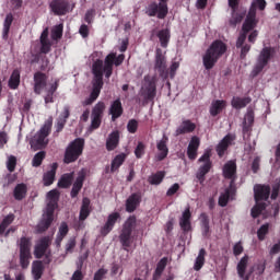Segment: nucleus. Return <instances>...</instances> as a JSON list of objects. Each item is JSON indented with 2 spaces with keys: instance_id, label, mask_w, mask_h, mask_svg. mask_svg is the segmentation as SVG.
Segmentation results:
<instances>
[{
  "instance_id": "obj_1",
  "label": "nucleus",
  "mask_w": 280,
  "mask_h": 280,
  "mask_svg": "<svg viewBox=\"0 0 280 280\" xmlns=\"http://www.w3.org/2000/svg\"><path fill=\"white\" fill-rule=\"evenodd\" d=\"M126 56L120 54L117 56L115 52H110L105 57V60L96 59L92 65V91L90 96L86 97L83 102V106L93 105L100 97L102 89L104 88V73L106 79H110L113 75V66L119 67L124 63Z\"/></svg>"
},
{
  "instance_id": "obj_2",
  "label": "nucleus",
  "mask_w": 280,
  "mask_h": 280,
  "mask_svg": "<svg viewBox=\"0 0 280 280\" xmlns=\"http://www.w3.org/2000/svg\"><path fill=\"white\" fill-rule=\"evenodd\" d=\"M47 199L48 202L46 206V212L43 215L42 221L37 225L38 233H45L46 231H48L55 220V211L58 208V203L60 200L59 190H49V192H47Z\"/></svg>"
},
{
  "instance_id": "obj_3",
  "label": "nucleus",
  "mask_w": 280,
  "mask_h": 280,
  "mask_svg": "<svg viewBox=\"0 0 280 280\" xmlns=\"http://www.w3.org/2000/svg\"><path fill=\"white\" fill-rule=\"evenodd\" d=\"M228 46L221 39H215L206 50L202 57L203 67L206 70H211L218 60L225 54Z\"/></svg>"
},
{
  "instance_id": "obj_4",
  "label": "nucleus",
  "mask_w": 280,
  "mask_h": 280,
  "mask_svg": "<svg viewBox=\"0 0 280 280\" xmlns=\"http://www.w3.org/2000/svg\"><path fill=\"white\" fill-rule=\"evenodd\" d=\"M85 149V139L84 138H75L72 140L68 147L66 148L63 155L65 164L75 163L82 155Z\"/></svg>"
},
{
  "instance_id": "obj_5",
  "label": "nucleus",
  "mask_w": 280,
  "mask_h": 280,
  "mask_svg": "<svg viewBox=\"0 0 280 280\" xmlns=\"http://www.w3.org/2000/svg\"><path fill=\"white\" fill-rule=\"evenodd\" d=\"M168 0L152 1L145 7L144 14L149 18H158L159 20H165L170 14V8L167 7Z\"/></svg>"
},
{
  "instance_id": "obj_6",
  "label": "nucleus",
  "mask_w": 280,
  "mask_h": 280,
  "mask_svg": "<svg viewBox=\"0 0 280 280\" xmlns=\"http://www.w3.org/2000/svg\"><path fill=\"white\" fill-rule=\"evenodd\" d=\"M137 225V217H130L122 225V230L119 236L120 244L122 245V249L129 252L128 248L132 246V231Z\"/></svg>"
},
{
  "instance_id": "obj_7",
  "label": "nucleus",
  "mask_w": 280,
  "mask_h": 280,
  "mask_svg": "<svg viewBox=\"0 0 280 280\" xmlns=\"http://www.w3.org/2000/svg\"><path fill=\"white\" fill-rule=\"evenodd\" d=\"M54 126V118L49 117L47 120H45L42 128L38 130L36 138L33 140V145H35L37 149H44L48 145L49 140L47 139L52 130Z\"/></svg>"
},
{
  "instance_id": "obj_8",
  "label": "nucleus",
  "mask_w": 280,
  "mask_h": 280,
  "mask_svg": "<svg viewBox=\"0 0 280 280\" xmlns=\"http://www.w3.org/2000/svg\"><path fill=\"white\" fill-rule=\"evenodd\" d=\"M275 49L272 47H264L260 50L259 56L257 57L256 65L254 66V69L252 71L253 77H257L262 72V70L268 66L269 61L273 57Z\"/></svg>"
},
{
  "instance_id": "obj_9",
  "label": "nucleus",
  "mask_w": 280,
  "mask_h": 280,
  "mask_svg": "<svg viewBox=\"0 0 280 280\" xmlns=\"http://www.w3.org/2000/svg\"><path fill=\"white\" fill-rule=\"evenodd\" d=\"M141 95L145 102H154V98H156V77L144 75Z\"/></svg>"
},
{
  "instance_id": "obj_10",
  "label": "nucleus",
  "mask_w": 280,
  "mask_h": 280,
  "mask_svg": "<svg viewBox=\"0 0 280 280\" xmlns=\"http://www.w3.org/2000/svg\"><path fill=\"white\" fill-rule=\"evenodd\" d=\"M211 159V149H206L205 153L199 158L198 162L203 163L200 165L196 177L200 183L205 182V176L210 172L212 167V161Z\"/></svg>"
},
{
  "instance_id": "obj_11",
  "label": "nucleus",
  "mask_w": 280,
  "mask_h": 280,
  "mask_svg": "<svg viewBox=\"0 0 280 280\" xmlns=\"http://www.w3.org/2000/svg\"><path fill=\"white\" fill-rule=\"evenodd\" d=\"M106 110V104L102 101L97 102L92 108L91 113V130H97L102 126V119L104 118V112Z\"/></svg>"
},
{
  "instance_id": "obj_12",
  "label": "nucleus",
  "mask_w": 280,
  "mask_h": 280,
  "mask_svg": "<svg viewBox=\"0 0 280 280\" xmlns=\"http://www.w3.org/2000/svg\"><path fill=\"white\" fill-rule=\"evenodd\" d=\"M50 240L49 236H44L38 245L34 248V256L36 259H42L45 256L44 264L49 265L51 262V255L46 254L49 248Z\"/></svg>"
},
{
  "instance_id": "obj_13",
  "label": "nucleus",
  "mask_w": 280,
  "mask_h": 280,
  "mask_svg": "<svg viewBox=\"0 0 280 280\" xmlns=\"http://www.w3.org/2000/svg\"><path fill=\"white\" fill-rule=\"evenodd\" d=\"M33 91L36 95H42L48 86V74L43 71H36L33 75Z\"/></svg>"
},
{
  "instance_id": "obj_14",
  "label": "nucleus",
  "mask_w": 280,
  "mask_h": 280,
  "mask_svg": "<svg viewBox=\"0 0 280 280\" xmlns=\"http://www.w3.org/2000/svg\"><path fill=\"white\" fill-rule=\"evenodd\" d=\"M49 9L56 16H65L70 11V2L68 0H52Z\"/></svg>"
},
{
  "instance_id": "obj_15",
  "label": "nucleus",
  "mask_w": 280,
  "mask_h": 280,
  "mask_svg": "<svg viewBox=\"0 0 280 280\" xmlns=\"http://www.w3.org/2000/svg\"><path fill=\"white\" fill-rule=\"evenodd\" d=\"M154 68L160 73V77L167 79V59L163 55V50L161 48H156L155 50Z\"/></svg>"
},
{
  "instance_id": "obj_16",
  "label": "nucleus",
  "mask_w": 280,
  "mask_h": 280,
  "mask_svg": "<svg viewBox=\"0 0 280 280\" xmlns=\"http://www.w3.org/2000/svg\"><path fill=\"white\" fill-rule=\"evenodd\" d=\"M271 188L268 184H255L254 198L256 202L267 201L269 199Z\"/></svg>"
},
{
  "instance_id": "obj_17",
  "label": "nucleus",
  "mask_w": 280,
  "mask_h": 280,
  "mask_svg": "<svg viewBox=\"0 0 280 280\" xmlns=\"http://www.w3.org/2000/svg\"><path fill=\"white\" fill-rule=\"evenodd\" d=\"M233 141H235V136L232 133H228L223 137V139L215 147L217 154L220 159H222L228 151L229 147L232 145Z\"/></svg>"
},
{
  "instance_id": "obj_18",
  "label": "nucleus",
  "mask_w": 280,
  "mask_h": 280,
  "mask_svg": "<svg viewBox=\"0 0 280 280\" xmlns=\"http://www.w3.org/2000/svg\"><path fill=\"white\" fill-rule=\"evenodd\" d=\"M120 219L121 214H119V212H112L110 214H108L106 223L101 229V234L103 236L108 235V233L113 229H115V224H117V221H119Z\"/></svg>"
},
{
  "instance_id": "obj_19",
  "label": "nucleus",
  "mask_w": 280,
  "mask_h": 280,
  "mask_svg": "<svg viewBox=\"0 0 280 280\" xmlns=\"http://www.w3.org/2000/svg\"><path fill=\"white\" fill-rule=\"evenodd\" d=\"M223 177L225 179L231 180L230 186L232 187V185L235 183L236 180V163L233 160L228 161L224 165H223Z\"/></svg>"
},
{
  "instance_id": "obj_20",
  "label": "nucleus",
  "mask_w": 280,
  "mask_h": 280,
  "mask_svg": "<svg viewBox=\"0 0 280 280\" xmlns=\"http://www.w3.org/2000/svg\"><path fill=\"white\" fill-rule=\"evenodd\" d=\"M168 138L167 136H164L156 144V148L160 153L155 155V160L158 162H162L163 160L167 159V155L170 154V148L167 147Z\"/></svg>"
},
{
  "instance_id": "obj_21",
  "label": "nucleus",
  "mask_w": 280,
  "mask_h": 280,
  "mask_svg": "<svg viewBox=\"0 0 280 280\" xmlns=\"http://www.w3.org/2000/svg\"><path fill=\"white\" fill-rule=\"evenodd\" d=\"M109 115L112 116V121H116L124 115V105L121 104V98H116L112 102L109 106Z\"/></svg>"
},
{
  "instance_id": "obj_22",
  "label": "nucleus",
  "mask_w": 280,
  "mask_h": 280,
  "mask_svg": "<svg viewBox=\"0 0 280 280\" xmlns=\"http://www.w3.org/2000/svg\"><path fill=\"white\" fill-rule=\"evenodd\" d=\"M71 116V110H70V106L69 105H65L63 106V112L59 115V117L57 118V122H56V132H61L67 122H68V119L70 118Z\"/></svg>"
},
{
  "instance_id": "obj_23",
  "label": "nucleus",
  "mask_w": 280,
  "mask_h": 280,
  "mask_svg": "<svg viewBox=\"0 0 280 280\" xmlns=\"http://www.w3.org/2000/svg\"><path fill=\"white\" fill-rule=\"evenodd\" d=\"M92 211H93V208L91 206V199L89 197H83L82 206L80 208V213H79V221L80 222L86 221L90 218Z\"/></svg>"
},
{
  "instance_id": "obj_24",
  "label": "nucleus",
  "mask_w": 280,
  "mask_h": 280,
  "mask_svg": "<svg viewBox=\"0 0 280 280\" xmlns=\"http://www.w3.org/2000/svg\"><path fill=\"white\" fill-rule=\"evenodd\" d=\"M139 205H141V192H132L126 201V211L132 213Z\"/></svg>"
},
{
  "instance_id": "obj_25",
  "label": "nucleus",
  "mask_w": 280,
  "mask_h": 280,
  "mask_svg": "<svg viewBox=\"0 0 280 280\" xmlns=\"http://www.w3.org/2000/svg\"><path fill=\"white\" fill-rule=\"evenodd\" d=\"M196 129V124L192 122L190 119H185L182 124L176 128L175 133L176 136H183L187 133H192Z\"/></svg>"
},
{
  "instance_id": "obj_26",
  "label": "nucleus",
  "mask_w": 280,
  "mask_h": 280,
  "mask_svg": "<svg viewBox=\"0 0 280 280\" xmlns=\"http://www.w3.org/2000/svg\"><path fill=\"white\" fill-rule=\"evenodd\" d=\"M59 89V80H56L54 83L50 84L49 88L45 89L44 101L45 104H54L55 103V94Z\"/></svg>"
},
{
  "instance_id": "obj_27",
  "label": "nucleus",
  "mask_w": 280,
  "mask_h": 280,
  "mask_svg": "<svg viewBox=\"0 0 280 280\" xmlns=\"http://www.w3.org/2000/svg\"><path fill=\"white\" fill-rule=\"evenodd\" d=\"M58 167H59L58 163L55 162L51 164L50 171H47V173H44L43 183L45 187H49L55 183Z\"/></svg>"
},
{
  "instance_id": "obj_28",
  "label": "nucleus",
  "mask_w": 280,
  "mask_h": 280,
  "mask_svg": "<svg viewBox=\"0 0 280 280\" xmlns=\"http://www.w3.org/2000/svg\"><path fill=\"white\" fill-rule=\"evenodd\" d=\"M119 147V130H114L108 135L106 140V150L107 151H115Z\"/></svg>"
},
{
  "instance_id": "obj_29",
  "label": "nucleus",
  "mask_w": 280,
  "mask_h": 280,
  "mask_svg": "<svg viewBox=\"0 0 280 280\" xmlns=\"http://www.w3.org/2000/svg\"><path fill=\"white\" fill-rule=\"evenodd\" d=\"M45 272L44 261L35 260L32 264L33 280H40Z\"/></svg>"
},
{
  "instance_id": "obj_30",
  "label": "nucleus",
  "mask_w": 280,
  "mask_h": 280,
  "mask_svg": "<svg viewBox=\"0 0 280 280\" xmlns=\"http://www.w3.org/2000/svg\"><path fill=\"white\" fill-rule=\"evenodd\" d=\"M21 85V71L14 69L9 78L8 86L10 90H18Z\"/></svg>"
},
{
  "instance_id": "obj_31",
  "label": "nucleus",
  "mask_w": 280,
  "mask_h": 280,
  "mask_svg": "<svg viewBox=\"0 0 280 280\" xmlns=\"http://www.w3.org/2000/svg\"><path fill=\"white\" fill-rule=\"evenodd\" d=\"M28 192L27 184H16L13 189V198L18 201H22L26 198Z\"/></svg>"
},
{
  "instance_id": "obj_32",
  "label": "nucleus",
  "mask_w": 280,
  "mask_h": 280,
  "mask_svg": "<svg viewBox=\"0 0 280 280\" xmlns=\"http://www.w3.org/2000/svg\"><path fill=\"white\" fill-rule=\"evenodd\" d=\"M74 180V173H65L58 180V187L61 189H68L72 186Z\"/></svg>"
},
{
  "instance_id": "obj_33",
  "label": "nucleus",
  "mask_w": 280,
  "mask_h": 280,
  "mask_svg": "<svg viewBox=\"0 0 280 280\" xmlns=\"http://www.w3.org/2000/svg\"><path fill=\"white\" fill-rule=\"evenodd\" d=\"M13 22H14V15L12 13H8L5 15V19L3 22V28H2V38L4 40L9 39V34H10Z\"/></svg>"
},
{
  "instance_id": "obj_34",
  "label": "nucleus",
  "mask_w": 280,
  "mask_h": 280,
  "mask_svg": "<svg viewBox=\"0 0 280 280\" xmlns=\"http://www.w3.org/2000/svg\"><path fill=\"white\" fill-rule=\"evenodd\" d=\"M255 114L254 110H248L245 115V119L243 121V135H248L252 131V127L254 124Z\"/></svg>"
},
{
  "instance_id": "obj_35",
  "label": "nucleus",
  "mask_w": 280,
  "mask_h": 280,
  "mask_svg": "<svg viewBox=\"0 0 280 280\" xmlns=\"http://www.w3.org/2000/svg\"><path fill=\"white\" fill-rule=\"evenodd\" d=\"M252 98L249 96L245 97H240V96H234L231 101V105L235 109H242L245 108L248 104H250Z\"/></svg>"
},
{
  "instance_id": "obj_36",
  "label": "nucleus",
  "mask_w": 280,
  "mask_h": 280,
  "mask_svg": "<svg viewBox=\"0 0 280 280\" xmlns=\"http://www.w3.org/2000/svg\"><path fill=\"white\" fill-rule=\"evenodd\" d=\"M85 180V175H79L72 186V190L70 192L71 198H78L80 191L83 188Z\"/></svg>"
},
{
  "instance_id": "obj_37",
  "label": "nucleus",
  "mask_w": 280,
  "mask_h": 280,
  "mask_svg": "<svg viewBox=\"0 0 280 280\" xmlns=\"http://www.w3.org/2000/svg\"><path fill=\"white\" fill-rule=\"evenodd\" d=\"M225 101L224 100H215L212 102L211 107H210V115L212 117H217L221 112L225 108Z\"/></svg>"
},
{
  "instance_id": "obj_38",
  "label": "nucleus",
  "mask_w": 280,
  "mask_h": 280,
  "mask_svg": "<svg viewBox=\"0 0 280 280\" xmlns=\"http://www.w3.org/2000/svg\"><path fill=\"white\" fill-rule=\"evenodd\" d=\"M69 225L66 221H62V223H60L59 225V230H58V234H57V238H56V243L57 245H60L63 240L67 237V235L69 234Z\"/></svg>"
},
{
  "instance_id": "obj_39",
  "label": "nucleus",
  "mask_w": 280,
  "mask_h": 280,
  "mask_svg": "<svg viewBox=\"0 0 280 280\" xmlns=\"http://www.w3.org/2000/svg\"><path fill=\"white\" fill-rule=\"evenodd\" d=\"M126 162V153H119L112 160L110 173H115Z\"/></svg>"
},
{
  "instance_id": "obj_40",
  "label": "nucleus",
  "mask_w": 280,
  "mask_h": 280,
  "mask_svg": "<svg viewBox=\"0 0 280 280\" xmlns=\"http://www.w3.org/2000/svg\"><path fill=\"white\" fill-rule=\"evenodd\" d=\"M172 35L170 34V30L163 28L158 32V38L160 39V44L162 48H167L170 45V38Z\"/></svg>"
},
{
  "instance_id": "obj_41",
  "label": "nucleus",
  "mask_w": 280,
  "mask_h": 280,
  "mask_svg": "<svg viewBox=\"0 0 280 280\" xmlns=\"http://www.w3.org/2000/svg\"><path fill=\"white\" fill-rule=\"evenodd\" d=\"M19 247H20V254H32L31 253V248H32L31 238H27V236H22L19 242Z\"/></svg>"
},
{
  "instance_id": "obj_42",
  "label": "nucleus",
  "mask_w": 280,
  "mask_h": 280,
  "mask_svg": "<svg viewBox=\"0 0 280 280\" xmlns=\"http://www.w3.org/2000/svg\"><path fill=\"white\" fill-rule=\"evenodd\" d=\"M206 256H207V252L206 249L201 248L199 250V254L195 260V264H194V270L195 271H200L201 268L203 267L205 262H206Z\"/></svg>"
},
{
  "instance_id": "obj_43",
  "label": "nucleus",
  "mask_w": 280,
  "mask_h": 280,
  "mask_svg": "<svg viewBox=\"0 0 280 280\" xmlns=\"http://www.w3.org/2000/svg\"><path fill=\"white\" fill-rule=\"evenodd\" d=\"M167 267V257L162 258L156 266L155 272L153 275V280H160L163 276V271Z\"/></svg>"
},
{
  "instance_id": "obj_44",
  "label": "nucleus",
  "mask_w": 280,
  "mask_h": 280,
  "mask_svg": "<svg viewBox=\"0 0 280 280\" xmlns=\"http://www.w3.org/2000/svg\"><path fill=\"white\" fill-rule=\"evenodd\" d=\"M257 24L258 21L256 19L246 18L242 26V32L248 34L249 32L254 31Z\"/></svg>"
},
{
  "instance_id": "obj_45",
  "label": "nucleus",
  "mask_w": 280,
  "mask_h": 280,
  "mask_svg": "<svg viewBox=\"0 0 280 280\" xmlns=\"http://www.w3.org/2000/svg\"><path fill=\"white\" fill-rule=\"evenodd\" d=\"M63 30H65L63 24L55 25L51 28V39L56 42L60 40L63 37Z\"/></svg>"
},
{
  "instance_id": "obj_46",
  "label": "nucleus",
  "mask_w": 280,
  "mask_h": 280,
  "mask_svg": "<svg viewBox=\"0 0 280 280\" xmlns=\"http://www.w3.org/2000/svg\"><path fill=\"white\" fill-rule=\"evenodd\" d=\"M164 178H165L164 171H158V173H154V175H151L149 177V183L150 185H161Z\"/></svg>"
},
{
  "instance_id": "obj_47",
  "label": "nucleus",
  "mask_w": 280,
  "mask_h": 280,
  "mask_svg": "<svg viewBox=\"0 0 280 280\" xmlns=\"http://www.w3.org/2000/svg\"><path fill=\"white\" fill-rule=\"evenodd\" d=\"M33 258L32 253H20V266L22 269H27Z\"/></svg>"
},
{
  "instance_id": "obj_48",
  "label": "nucleus",
  "mask_w": 280,
  "mask_h": 280,
  "mask_svg": "<svg viewBox=\"0 0 280 280\" xmlns=\"http://www.w3.org/2000/svg\"><path fill=\"white\" fill-rule=\"evenodd\" d=\"M46 159V151H38L33 160H32V166L33 167H39L42 166L44 160Z\"/></svg>"
},
{
  "instance_id": "obj_49",
  "label": "nucleus",
  "mask_w": 280,
  "mask_h": 280,
  "mask_svg": "<svg viewBox=\"0 0 280 280\" xmlns=\"http://www.w3.org/2000/svg\"><path fill=\"white\" fill-rule=\"evenodd\" d=\"M248 265V256L245 255L237 265V273L240 278H244Z\"/></svg>"
},
{
  "instance_id": "obj_50",
  "label": "nucleus",
  "mask_w": 280,
  "mask_h": 280,
  "mask_svg": "<svg viewBox=\"0 0 280 280\" xmlns=\"http://www.w3.org/2000/svg\"><path fill=\"white\" fill-rule=\"evenodd\" d=\"M267 205L264 202L256 201V206L252 208L250 215L256 219L258 218L264 210H266Z\"/></svg>"
},
{
  "instance_id": "obj_51",
  "label": "nucleus",
  "mask_w": 280,
  "mask_h": 280,
  "mask_svg": "<svg viewBox=\"0 0 280 280\" xmlns=\"http://www.w3.org/2000/svg\"><path fill=\"white\" fill-rule=\"evenodd\" d=\"M244 18L243 13L237 12V10H232V18L230 19V25L231 26H236L242 22Z\"/></svg>"
},
{
  "instance_id": "obj_52",
  "label": "nucleus",
  "mask_w": 280,
  "mask_h": 280,
  "mask_svg": "<svg viewBox=\"0 0 280 280\" xmlns=\"http://www.w3.org/2000/svg\"><path fill=\"white\" fill-rule=\"evenodd\" d=\"M18 165V158L15 155H10L7 161V170L10 173L15 172Z\"/></svg>"
},
{
  "instance_id": "obj_53",
  "label": "nucleus",
  "mask_w": 280,
  "mask_h": 280,
  "mask_svg": "<svg viewBox=\"0 0 280 280\" xmlns=\"http://www.w3.org/2000/svg\"><path fill=\"white\" fill-rule=\"evenodd\" d=\"M269 233V223H265L259 230H257V237L260 242L265 241L266 235Z\"/></svg>"
},
{
  "instance_id": "obj_54",
  "label": "nucleus",
  "mask_w": 280,
  "mask_h": 280,
  "mask_svg": "<svg viewBox=\"0 0 280 280\" xmlns=\"http://www.w3.org/2000/svg\"><path fill=\"white\" fill-rule=\"evenodd\" d=\"M139 129V121L137 119H129L127 124V130L129 133H137V130Z\"/></svg>"
},
{
  "instance_id": "obj_55",
  "label": "nucleus",
  "mask_w": 280,
  "mask_h": 280,
  "mask_svg": "<svg viewBox=\"0 0 280 280\" xmlns=\"http://www.w3.org/2000/svg\"><path fill=\"white\" fill-rule=\"evenodd\" d=\"M143 154H145V144L142 141H139L135 149V155L137 159H141L143 158Z\"/></svg>"
},
{
  "instance_id": "obj_56",
  "label": "nucleus",
  "mask_w": 280,
  "mask_h": 280,
  "mask_svg": "<svg viewBox=\"0 0 280 280\" xmlns=\"http://www.w3.org/2000/svg\"><path fill=\"white\" fill-rule=\"evenodd\" d=\"M230 198V190L226 188L225 192L220 195L219 197V206L220 207H226Z\"/></svg>"
},
{
  "instance_id": "obj_57",
  "label": "nucleus",
  "mask_w": 280,
  "mask_h": 280,
  "mask_svg": "<svg viewBox=\"0 0 280 280\" xmlns=\"http://www.w3.org/2000/svg\"><path fill=\"white\" fill-rule=\"evenodd\" d=\"M52 44L50 40L40 42V54L47 55L51 51Z\"/></svg>"
},
{
  "instance_id": "obj_58",
  "label": "nucleus",
  "mask_w": 280,
  "mask_h": 280,
  "mask_svg": "<svg viewBox=\"0 0 280 280\" xmlns=\"http://www.w3.org/2000/svg\"><path fill=\"white\" fill-rule=\"evenodd\" d=\"M15 220L14 214H8L2 219L0 225L3 226L4 229H8Z\"/></svg>"
},
{
  "instance_id": "obj_59",
  "label": "nucleus",
  "mask_w": 280,
  "mask_h": 280,
  "mask_svg": "<svg viewBox=\"0 0 280 280\" xmlns=\"http://www.w3.org/2000/svg\"><path fill=\"white\" fill-rule=\"evenodd\" d=\"M199 145H200L199 137L198 136H192L189 143H188V147L191 148V149L198 150Z\"/></svg>"
},
{
  "instance_id": "obj_60",
  "label": "nucleus",
  "mask_w": 280,
  "mask_h": 280,
  "mask_svg": "<svg viewBox=\"0 0 280 280\" xmlns=\"http://www.w3.org/2000/svg\"><path fill=\"white\" fill-rule=\"evenodd\" d=\"M82 267H83V265L78 266V270L72 275L71 280H84Z\"/></svg>"
},
{
  "instance_id": "obj_61",
  "label": "nucleus",
  "mask_w": 280,
  "mask_h": 280,
  "mask_svg": "<svg viewBox=\"0 0 280 280\" xmlns=\"http://www.w3.org/2000/svg\"><path fill=\"white\" fill-rule=\"evenodd\" d=\"M106 273H108V270L101 268L94 273L93 280H104Z\"/></svg>"
},
{
  "instance_id": "obj_62",
  "label": "nucleus",
  "mask_w": 280,
  "mask_h": 280,
  "mask_svg": "<svg viewBox=\"0 0 280 280\" xmlns=\"http://www.w3.org/2000/svg\"><path fill=\"white\" fill-rule=\"evenodd\" d=\"M198 155V150L191 147L187 148V156L190 161H195Z\"/></svg>"
},
{
  "instance_id": "obj_63",
  "label": "nucleus",
  "mask_w": 280,
  "mask_h": 280,
  "mask_svg": "<svg viewBox=\"0 0 280 280\" xmlns=\"http://www.w3.org/2000/svg\"><path fill=\"white\" fill-rule=\"evenodd\" d=\"M179 225H180V229L183 230V232H185V233L189 232L191 229L190 221H186L184 219H180Z\"/></svg>"
},
{
  "instance_id": "obj_64",
  "label": "nucleus",
  "mask_w": 280,
  "mask_h": 280,
  "mask_svg": "<svg viewBox=\"0 0 280 280\" xmlns=\"http://www.w3.org/2000/svg\"><path fill=\"white\" fill-rule=\"evenodd\" d=\"M244 252L242 242H238L233 247V254L235 257L240 256Z\"/></svg>"
}]
</instances>
